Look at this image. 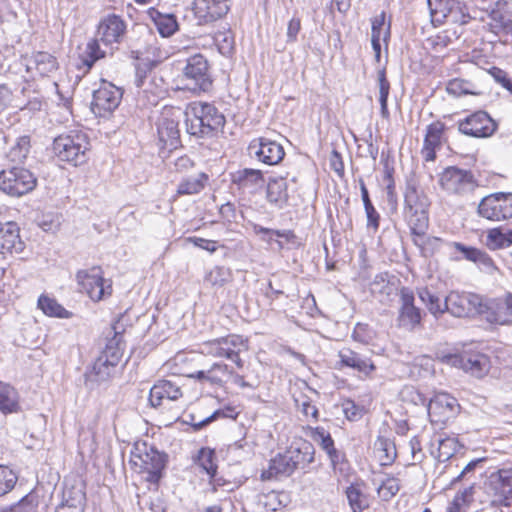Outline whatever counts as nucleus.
Masks as SVG:
<instances>
[{
	"label": "nucleus",
	"instance_id": "nucleus-23",
	"mask_svg": "<svg viewBox=\"0 0 512 512\" xmlns=\"http://www.w3.org/2000/svg\"><path fill=\"white\" fill-rule=\"evenodd\" d=\"M284 453L286 457H289L295 469L305 467L314 460V447L303 438H295Z\"/></svg>",
	"mask_w": 512,
	"mask_h": 512
},
{
	"label": "nucleus",
	"instance_id": "nucleus-62",
	"mask_svg": "<svg viewBox=\"0 0 512 512\" xmlns=\"http://www.w3.org/2000/svg\"><path fill=\"white\" fill-rule=\"evenodd\" d=\"M455 37V33L449 31H443L435 36H431L427 41L428 44L436 51L440 52L442 49L447 47L451 42L452 38Z\"/></svg>",
	"mask_w": 512,
	"mask_h": 512
},
{
	"label": "nucleus",
	"instance_id": "nucleus-15",
	"mask_svg": "<svg viewBox=\"0 0 512 512\" xmlns=\"http://www.w3.org/2000/svg\"><path fill=\"white\" fill-rule=\"evenodd\" d=\"M458 128L465 135L484 138L494 133L496 124L486 112L479 111L460 121Z\"/></svg>",
	"mask_w": 512,
	"mask_h": 512
},
{
	"label": "nucleus",
	"instance_id": "nucleus-22",
	"mask_svg": "<svg viewBox=\"0 0 512 512\" xmlns=\"http://www.w3.org/2000/svg\"><path fill=\"white\" fill-rule=\"evenodd\" d=\"M340 366L356 370L365 377H370L376 369L370 358L364 357L350 348H343L338 353Z\"/></svg>",
	"mask_w": 512,
	"mask_h": 512
},
{
	"label": "nucleus",
	"instance_id": "nucleus-30",
	"mask_svg": "<svg viewBox=\"0 0 512 512\" xmlns=\"http://www.w3.org/2000/svg\"><path fill=\"white\" fill-rule=\"evenodd\" d=\"M147 16L162 37H170L179 29L177 18L172 13H162L155 7H150Z\"/></svg>",
	"mask_w": 512,
	"mask_h": 512
},
{
	"label": "nucleus",
	"instance_id": "nucleus-64",
	"mask_svg": "<svg viewBox=\"0 0 512 512\" xmlns=\"http://www.w3.org/2000/svg\"><path fill=\"white\" fill-rule=\"evenodd\" d=\"M403 401L414 405H426V398L413 386H405L401 391Z\"/></svg>",
	"mask_w": 512,
	"mask_h": 512
},
{
	"label": "nucleus",
	"instance_id": "nucleus-18",
	"mask_svg": "<svg viewBox=\"0 0 512 512\" xmlns=\"http://www.w3.org/2000/svg\"><path fill=\"white\" fill-rule=\"evenodd\" d=\"M458 408L457 400L447 393L436 394L427 405V412L432 422L445 423L453 417Z\"/></svg>",
	"mask_w": 512,
	"mask_h": 512
},
{
	"label": "nucleus",
	"instance_id": "nucleus-56",
	"mask_svg": "<svg viewBox=\"0 0 512 512\" xmlns=\"http://www.w3.org/2000/svg\"><path fill=\"white\" fill-rule=\"evenodd\" d=\"M414 243L421 248L422 254L425 257L433 256L436 252H438L442 245L444 244L443 240L438 237H427L424 236L420 238H414Z\"/></svg>",
	"mask_w": 512,
	"mask_h": 512
},
{
	"label": "nucleus",
	"instance_id": "nucleus-6",
	"mask_svg": "<svg viewBox=\"0 0 512 512\" xmlns=\"http://www.w3.org/2000/svg\"><path fill=\"white\" fill-rule=\"evenodd\" d=\"M485 300L478 294L451 291L445 297L446 312L454 317L484 314Z\"/></svg>",
	"mask_w": 512,
	"mask_h": 512
},
{
	"label": "nucleus",
	"instance_id": "nucleus-11",
	"mask_svg": "<svg viewBox=\"0 0 512 512\" xmlns=\"http://www.w3.org/2000/svg\"><path fill=\"white\" fill-rule=\"evenodd\" d=\"M431 21L434 25L449 22L452 24H466L469 15L465 14L458 0H428Z\"/></svg>",
	"mask_w": 512,
	"mask_h": 512
},
{
	"label": "nucleus",
	"instance_id": "nucleus-1",
	"mask_svg": "<svg viewBox=\"0 0 512 512\" xmlns=\"http://www.w3.org/2000/svg\"><path fill=\"white\" fill-rule=\"evenodd\" d=\"M185 115L186 131L196 138L216 136L226 122L224 114L208 102H193Z\"/></svg>",
	"mask_w": 512,
	"mask_h": 512
},
{
	"label": "nucleus",
	"instance_id": "nucleus-50",
	"mask_svg": "<svg viewBox=\"0 0 512 512\" xmlns=\"http://www.w3.org/2000/svg\"><path fill=\"white\" fill-rule=\"evenodd\" d=\"M286 190L287 185L284 179H272L267 184V199L271 203H282L286 200L287 197Z\"/></svg>",
	"mask_w": 512,
	"mask_h": 512
},
{
	"label": "nucleus",
	"instance_id": "nucleus-47",
	"mask_svg": "<svg viewBox=\"0 0 512 512\" xmlns=\"http://www.w3.org/2000/svg\"><path fill=\"white\" fill-rule=\"evenodd\" d=\"M374 447L382 465H389L396 458V447L391 440L379 437L376 440Z\"/></svg>",
	"mask_w": 512,
	"mask_h": 512
},
{
	"label": "nucleus",
	"instance_id": "nucleus-51",
	"mask_svg": "<svg viewBox=\"0 0 512 512\" xmlns=\"http://www.w3.org/2000/svg\"><path fill=\"white\" fill-rule=\"evenodd\" d=\"M30 151V137L21 136L16 143L10 148L7 157L11 162L22 163Z\"/></svg>",
	"mask_w": 512,
	"mask_h": 512
},
{
	"label": "nucleus",
	"instance_id": "nucleus-32",
	"mask_svg": "<svg viewBox=\"0 0 512 512\" xmlns=\"http://www.w3.org/2000/svg\"><path fill=\"white\" fill-rule=\"evenodd\" d=\"M209 181L208 174L199 172L195 175L183 177L177 185V195H195L203 191Z\"/></svg>",
	"mask_w": 512,
	"mask_h": 512
},
{
	"label": "nucleus",
	"instance_id": "nucleus-26",
	"mask_svg": "<svg viewBox=\"0 0 512 512\" xmlns=\"http://www.w3.org/2000/svg\"><path fill=\"white\" fill-rule=\"evenodd\" d=\"M59 68L57 58L44 51L33 53L27 60L26 71L35 70L41 77H49Z\"/></svg>",
	"mask_w": 512,
	"mask_h": 512
},
{
	"label": "nucleus",
	"instance_id": "nucleus-13",
	"mask_svg": "<svg viewBox=\"0 0 512 512\" xmlns=\"http://www.w3.org/2000/svg\"><path fill=\"white\" fill-rule=\"evenodd\" d=\"M483 315L491 324L512 326V293L508 292L502 297L485 300Z\"/></svg>",
	"mask_w": 512,
	"mask_h": 512
},
{
	"label": "nucleus",
	"instance_id": "nucleus-61",
	"mask_svg": "<svg viewBox=\"0 0 512 512\" xmlns=\"http://www.w3.org/2000/svg\"><path fill=\"white\" fill-rule=\"evenodd\" d=\"M370 290L373 294L389 295L391 292V286L387 274H377L370 283Z\"/></svg>",
	"mask_w": 512,
	"mask_h": 512
},
{
	"label": "nucleus",
	"instance_id": "nucleus-17",
	"mask_svg": "<svg viewBox=\"0 0 512 512\" xmlns=\"http://www.w3.org/2000/svg\"><path fill=\"white\" fill-rule=\"evenodd\" d=\"M448 362L455 367L463 369L475 377H483L488 373L490 361L488 357L481 353H464L462 355H451L447 358Z\"/></svg>",
	"mask_w": 512,
	"mask_h": 512
},
{
	"label": "nucleus",
	"instance_id": "nucleus-31",
	"mask_svg": "<svg viewBox=\"0 0 512 512\" xmlns=\"http://www.w3.org/2000/svg\"><path fill=\"white\" fill-rule=\"evenodd\" d=\"M390 37V24L385 22V13L376 15L372 20L371 43L377 61L380 59L381 43Z\"/></svg>",
	"mask_w": 512,
	"mask_h": 512
},
{
	"label": "nucleus",
	"instance_id": "nucleus-16",
	"mask_svg": "<svg viewBox=\"0 0 512 512\" xmlns=\"http://www.w3.org/2000/svg\"><path fill=\"white\" fill-rule=\"evenodd\" d=\"M127 30L125 20L116 14H108L101 18L98 24L100 41L105 45L119 44Z\"/></svg>",
	"mask_w": 512,
	"mask_h": 512
},
{
	"label": "nucleus",
	"instance_id": "nucleus-20",
	"mask_svg": "<svg viewBox=\"0 0 512 512\" xmlns=\"http://www.w3.org/2000/svg\"><path fill=\"white\" fill-rule=\"evenodd\" d=\"M116 366H110L107 359L97 358L92 367L84 374V384L89 391L98 389L100 386L108 383Z\"/></svg>",
	"mask_w": 512,
	"mask_h": 512
},
{
	"label": "nucleus",
	"instance_id": "nucleus-49",
	"mask_svg": "<svg viewBox=\"0 0 512 512\" xmlns=\"http://www.w3.org/2000/svg\"><path fill=\"white\" fill-rule=\"evenodd\" d=\"M233 374V370L222 362H215L209 368L208 383L214 386H223Z\"/></svg>",
	"mask_w": 512,
	"mask_h": 512
},
{
	"label": "nucleus",
	"instance_id": "nucleus-2",
	"mask_svg": "<svg viewBox=\"0 0 512 512\" xmlns=\"http://www.w3.org/2000/svg\"><path fill=\"white\" fill-rule=\"evenodd\" d=\"M52 149L59 161L77 167L85 164L89 159V137L82 130H70L54 139Z\"/></svg>",
	"mask_w": 512,
	"mask_h": 512
},
{
	"label": "nucleus",
	"instance_id": "nucleus-55",
	"mask_svg": "<svg viewBox=\"0 0 512 512\" xmlns=\"http://www.w3.org/2000/svg\"><path fill=\"white\" fill-rule=\"evenodd\" d=\"M414 238L424 236L428 228V211L407 214Z\"/></svg>",
	"mask_w": 512,
	"mask_h": 512
},
{
	"label": "nucleus",
	"instance_id": "nucleus-39",
	"mask_svg": "<svg viewBox=\"0 0 512 512\" xmlns=\"http://www.w3.org/2000/svg\"><path fill=\"white\" fill-rule=\"evenodd\" d=\"M346 497L353 512H361L369 507L368 496L361 484H351L347 487Z\"/></svg>",
	"mask_w": 512,
	"mask_h": 512
},
{
	"label": "nucleus",
	"instance_id": "nucleus-58",
	"mask_svg": "<svg viewBox=\"0 0 512 512\" xmlns=\"http://www.w3.org/2000/svg\"><path fill=\"white\" fill-rule=\"evenodd\" d=\"M484 244L491 250L508 247L505 232L499 228L488 230Z\"/></svg>",
	"mask_w": 512,
	"mask_h": 512
},
{
	"label": "nucleus",
	"instance_id": "nucleus-5",
	"mask_svg": "<svg viewBox=\"0 0 512 512\" xmlns=\"http://www.w3.org/2000/svg\"><path fill=\"white\" fill-rule=\"evenodd\" d=\"M37 185V178L27 168L13 166L0 172V190L12 197H21Z\"/></svg>",
	"mask_w": 512,
	"mask_h": 512
},
{
	"label": "nucleus",
	"instance_id": "nucleus-25",
	"mask_svg": "<svg viewBox=\"0 0 512 512\" xmlns=\"http://www.w3.org/2000/svg\"><path fill=\"white\" fill-rule=\"evenodd\" d=\"M246 350V342L239 335H229L220 338V346L218 356L219 358H226L234 362L238 368L243 367V361L240 358V353Z\"/></svg>",
	"mask_w": 512,
	"mask_h": 512
},
{
	"label": "nucleus",
	"instance_id": "nucleus-28",
	"mask_svg": "<svg viewBox=\"0 0 512 512\" xmlns=\"http://www.w3.org/2000/svg\"><path fill=\"white\" fill-rule=\"evenodd\" d=\"M182 396L180 387L169 380H160L150 389L149 402L152 407H158L164 399L175 401Z\"/></svg>",
	"mask_w": 512,
	"mask_h": 512
},
{
	"label": "nucleus",
	"instance_id": "nucleus-21",
	"mask_svg": "<svg viewBox=\"0 0 512 512\" xmlns=\"http://www.w3.org/2000/svg\"><path fill=\"white\" fill-rule=\"evenodd\" d=\"M24 242L19 235V227L14 222H0V253H21L24 250Z\"/></svg>",
	"mask_w": 512,
	"mask_h": 512
},
{
	"label": "nucleus",
	"instance_id": "nucleus-46",
	"mask_svg": "<svg viewBox=\"0 0 512 512\" xmlns=\"http://www.w3.org/2000/svg\"><path fill=\"white\" fill-rule=\"evenodd\" d=\"M419 298L426 305L427 309L431 314L435 317H439L446 312L445 308V300L441 301V299L433 294L427 288H422L418 291Z\"/></svg>",
	"mask_w": 512,
	"mask_h": 512
},
{
	"label": "nucleus",
	"instance_id": "nucleus-59",
	"mask_svg": "<svg viewBox=\"0 0 512 512\" xmlns=\"http://www.w3.org/2000/svg\"><path fill=\"white\" fill-rule=\"evenodd\" d=\"M400 489L399 479L387 477L378 488V495L385 501L394 497Z\"/></svg>",
	"mask_w": 512,
	"mask_h": 512
},
{
	"label": "nucleus",
	"instance_id": "nucleus-48",
	"mask_svg": "<svg viewBox=\"0 0 512 512\" xmlns=\"http://www.w3.org/2000/svg\"><path fill=\"white\" fill-rule=\"evenodd\" d=\"M450 95L460 97L463 95H480L481 91L477 85L464 79H452L448 82L446 87Z\"/></svg>",
	"mask_w": 512,
	"mask_h": 512
},
{
	"label": "nucleus",
	"instance_id": "nucleus-63",
	"mask_svg": "<svg viewBox=\"0 0 512 512\" xmlns=\"http://www.w3.org/2000/svg\"><path fill=\"white\" fill-rule=\"evenodd\" d=\"M20 0H0V21L16 18Z\"/></svg>",
	"mask_w": 512,
	"mask_h": 512
},
{
	"label": "nucleus",
	"instance_id": "nucleus-12",
	"mask_svg": "<svg viewBox=\"0 0 512 512\" xmlns=\"http://www.w3.org/2000/svg\"><path fill=\"white\" fill-rule=\"evenodd\" d=\"M122 96L123 92L119 87L104 81L101 86L93 92L91 110L96 116L106 117L119 106Z\"/></svg>",
	"mask_w": 512,
	"mask_h": 512
},
{
	"label": "nucleus",
	"instance_id": "nucleus-29",
	"mask_svg": "<svg viewBox=\"0 0 512 512\" xmlns=\"http://www.w3.org/2000/svg\"><path fill=\"white\" fill-rule=\"evenodd\" d=\"M444 131V124L441 122L431 123L426 130L424 145L421 150L422 158L425 161H434L436 149L440 147L441 137Z\"/></svg>",
	"mask_w": 512,
	"mask_h": 512
},
{
	"label": "nucleus",
	"instance_id": "nucleus-42",
	"mask_svg": "<svg viewBox=\"0 0 512 512\" xmlns=\"http://www.w3.org/2000/svg\"><path fill=\"white\" fill-rule=\"evenodd\" d=\"M231 280V270L224 266H215L204 277V283L213 288H221Z\"/></svg>",
	"mask_w": 512,
	"mask_h": 512
},
{
	"label": "nucleus",
	"instance_id": "nucleus-45",
	"mask_svg": "<svg viewBox=\"0 0 512 512\" xmlns=\"http://www.w3.org/2000/svg\"><path fill=\"white\" fill-rule=\"evenodd\" d=\"M38 506L39 496L35 492H30L17 503L2 508L0 512H37Z\"/></svg>",
	"mask_w": 512,
	"mask_h": 512
},
{
	"label": "nucleus",
	"instance_id": "nucleus-38",
	"mask_svg": "<svg viewBox=\"0 0 512 512\" xmlns=\"http://www.w3.org/2000/svg\"><path fill=\"white\" fill-rule=\"evenodd\" d=\"M105 52L101 50L97 39H91L87 42L84 50L79 54V68L85 67L90 70L96 61L103 58Z\"/></svg>",
	"mask_w": 512,
	"mask_h": 512
},
{
	"label": "nucleus",
	"instance_id": "nucleus-53",
	"mask_svg": "<svg viewBox=\"0 0 512 512\" xmlns=\"http://www.w3.org/2000/svg\"><path fill=\"white\" fill-rule=\"evenodd\" d=\"M378 88H379V102L381 106V115L383 118L389 117L388 111V95L390 91V83L386 79V73L384 69L378 71Z\"/></svg>",
	"mask_w": 512,
	"mask_h": 512
},
{
	"label": "nucleus",
	"instance_id": "nucleus-57",
	"mask_svg": "<svg viewBox=\"0 0 512 512\" xmlns=\"http://www.w3.org/2000/svg\"><path fill=\"white\" fill-rule=\"evenodd\" d=\"M18 480L15 472L7 466L0 465V497L9 493Z\"/></svg>",
	"mask_w": 512,
	"mask_h": 512
},
{
	"label": "nucleus",
	"instance_id": "nucleus-7",
	"mask_svg": "<svg viewBox=\"0 0 512 512\" xmlns=\"http://www.w3.org/2000/svg\"><path fill=\"white\" fill-rule=\"evenodd\" d=\"M76 281L81 292L86 293L94 302L101 301L112 294V285L103 277V271L99 266L79 270L76 273Z\"/></svg>",
	"mask_w": 512,
	"mask_h": 512
},
{
	"label": "nucleus",
	"instance_id": "nucleus-43",
	"mask_svg": "<svg viewBox=\"0 0 512 512\" xmlns=\"http://www.w3.org/2000/svg\"><path fill=\"white\" fill-rule=\"evenodd\" d=\"M37 306L42 312L50 317L68 318L69 312L59 304L54 298L41 295L38 298Z\"/></svg>",
	"mask_w": 512,
	"mask_h": 512
},
{
	"label": "nucleus",
	"instance_id": "nucleus-41",
	"mask_svg": "<svg viewBox=\"0 0 512 512\" xmlns=\"http://www.w3.org/2000/svg\"><path fill=\"white\" fill-rule=\"evenodd\" d=\"M227 412H232V410L230 408L227 410L218 409L211 415L200 420H198L194 414L190 413L185 416L183 422L185 424L191 425L193 431L197 432L220 418L233 417L232 415L227 414Z\"/></svg>",
	"mask_w": 512,
	"mask_h": 512
},
{
	"label": "nucleus",
	"instance_id": "nucleus-24",
	"mask_svg": "<svg viewBox=\"0 0 512 512\" xmlns=\"http://www.w3.org/2000/svg\"><path fill=\"white\" fill-rule=\"evenodd\" d=\"M179 122L172 118L163 117L157 124V133L162 148L174 150L180 146Z\"/></svg>",
	"mask_w": 512,
	"mask_h": 512
},
{
	"label": "nucleus",
	"instance_id": "nucleus-37",
	"mask_svg": "<svg viewBox=\"0 0 512 512\" xmlns=\"http://www.w3.org/2000/svg\"><path fill=\"white\" fill-rule=\"evenodd\" d=\"M193 463L196 464L202 472L208 477H214L217 471V457L214 449L209 447H201L192 457Z\"/></svg>",
	"mask_w": 512,
	"mask_h": 512
},
{
	"label": "nucleus",
	"instance_id": "nucleus-3",
	"mask_svg": "<svg viewBox=\"0 0 512 512\" xmlns=\"http://www.w3.org/2000/svg\"><path fill=\"white\" fill-rule=\"evenodd\" d=\"M168 461L167 454L160 452L154 446L146 442L134 444L130 453V463L133 468L142 474H146V481L157 484L163 477V472Z\"/></svg>",
	"mask_w": 512,
	"mask_h": 512
},
{
	"label": "nucleus",
	"instance_id": "nucleus-27",
	"mask_svg": "<svg viewBox=\"0 0 512 512\" xmlns=\"http://www.w3.org/2000/svg\"><path fill=\"white\" fill-rule=\"evenodd\" d=\"M59 504L77 512H84L86 507V493L84 485L80 482L71 485L65 483Z\"/></svg>",
	"mask_w": 512,
	"mask_h": 512
},
{
	"label": "nucleus",
	"instance_id": "nucleus-14",
	"mask_svg": "<svg viewBox=\"0 0 512 512\" xmlns=\"http://www.w3.org/2000/svg\"><path fill=\"white\" fill-rule=\"evenodd\" d=\"M200 25L213 23L224 17L230 10L229 0H195L192 7Z\"/></svg>",
	"mask_w": 512,
	"mask_h": 512
},
{
	"label": "nucleus",
	"instance_id": "nucleus-19",
	"mask_svg": "<svg viewBox=\"0 0 512 512\" xmlns=\"http://www.w3.org/2000/svg\"><path fill=\"white\" fill-rule=\"evenodd\" d=\"M401 306L398 315L399 326L407 330H415L421 324V310L414 305L413 293L403 288L401 290Z\"/></svg>",
	"mask_w": 512,
	"mask_h": 512
},
{
	"label": "nucleus",
	"instance_id": "nucleus-34",
	"mask_svg": "<svg viewBox=\"0 0 512 512\" xmlns=\"http://www.w3.org/2000/svg\"><path fill=\"white\" fill-rule=\"evenodd\" d=\"M284 157L283 147L275 142L260 139L258 149V160L267 165L278 164Z\"/></svg>",
	"mask_w": 512,
	"mask_h": 512
},
{
	"label": "nucleus",
	"instance_id": "nucleus-33",
	"mask_svg": "<svg viewBox=\"0 0 512 512\" xmlns=\"http://www.w3.org/2000/svg\"><path fill=\"white\" fill-rule=\"evenodd\" d=\"M295 470L286 454H278L269 461L267 469H264L261 478L263 480H270L279 475H290Z\"/></svg>",
	"mask_w": 512,
	"mask_h": 512
},
{
	"label": "nucleus",
	"instance_id": "nucleus-10",
	"mask_svg": "<svg viewBox=\"0 0 512 512\" xmlns=\"http://www.w3.org/2000/svg\"><path fill=\"white\" fill-rule=\"evenodd\" d=\"M485 493L493 504L503 505L511 502L512 468L500 469L488 475L484 483Z\"/></svg>",
	"mask_w": 512,
	"mask_h": 512
},
{
	"label": "nucleus",
	"instance_id": "nucleus-8",
	"mask_svg": "<svg viewBox=\"0 0 512 512\" xmlns=\"http://www.w3.org/2000/svg\"><path fill=\"white\" fill-rule=\"evenodd\" d=\"M441 188L451 195L465 196L477 187L473 174L457 167L446 168L439 176Z\"/></svg>",
	"mask_w": 512,
	"mask_h": 512
},
{
	"label": "nucleus",
	"instance_id": "nucleus-40",
	"mask_svg": "<svg viewBox=\"0 0 512 512\" xmlns=\"http://www.w3.org/2000/svg\"><path fill=\"white\" fill-rule=\"evenodd\" d=\"M18 407L17 391L9 384L0 382V411L4 414L13 413Z\"/></svg>",
	"mask_w": 512,
	"mask_h": 512
},
{
	"label": "nucleus",
	"instance_id": "nucleus-44",
	"mask_svg": "<svg viewBox=\"0 0 512 512\" xmlns=\"http://www.w3.org/2000/svg\"><path fill=\"white\" fill-rule=\"evenodd\" d=\"M232 183L237 185L239 190H249L250 193L254 192V185L256 183V169L245 168L238 170L231 174Z\"/></svg>",
	"mask_w": 512,
	"mask_h": 512
},
{
	"label": "nucleus",
	"instance_id": "nucleus-35",
	"mask_svg": "<svg viewBox=\"0 0 512 512\" xmlns=\"http://www.w3.org/2000/svg\"><path fill=\"white\" fill-rule=\"evenodd\" d=\"M429 200L427 196L415 186L408 185L405 191L406 213H419L428 211Z\"/></svg>",
	"mask_w": 512,
	"mask_h": 512
},
{
	"label": "nucleus",
	"instance_id": "nucleus-36",
	"mask_svg": "<svg viewBox=\"0 0 512 512\" xmlns=\"http://www.w3.org/2000/svg\"><path fill=\"white\" fill-rule=\"evenodd\" d=\"M114 336L106 343L104 350L98 356L100 359H107L110 366H117L123 356L122 334L113 326Z\"/></svg>",
	"mask_w": 512,
	"mask_h": 512
},
{
	"label": "nucleus",
	"instance_id": "nucleus-54",
	"mask_svg": "<svg viewBox=\"0 0 512 512\" xmlns=\"http://www.w3.org/2000/svg\"><path fill=\"white\" fill-rule=\"evenodd\" d=\"M490 18L493 22V27L501 29L511 18L507 10V2L505 0H499L495 4L490 12Z\"/></svg>",
	"mask_w": 512,
	"mask_h": 512
},
{
	"label": "nucleus",
	"instance_id": "nucleus-4",
	"mask_svg": "<svg viewBox=\"0 0 512 512\" xmlns=\"http://www.w3.org/2000/svg\"><path fill=\"white\" fill-rule=\"evenodd\" d=\"M183 89L206 92L212 86L209 64L202 54H194L186 60L182 69Z\"/></svg>",
	"mask_w": 512,
	"mask_h": 512
},
{
	"label": "nucleus",
	"instance_id": "nucleus-9",
	"mask_svg": "<svg viewBox=\"0 0 512 512\" xmlns=\"http://www.w3.org/2000/svg\"><path fill=\"white\" fill-rule=\"evenodd\" d=\"M477 211L479 216L491 221L512 218V193L498 192L485 196Z\"/></svg>",
	"mask_w": 512,
	"mask_h": 512
},
{
	"label": "nucleus",
	"instance_id": "nucleus-60",
	"mask_svg": "<svg viewBox=\"0 0 512 512\" xmlns=\"http://www.w3.org/2000/svg\"><path fill=\"white\" fill-rule=\"evenodd\" d=\"M472 500V488H466L457 493L447 508V512H462Z\"/></svg>",
	"mask_w": 512,
	"mask_h": 512
},
{
	"label": "nucleus",
	"instance_id": "nucleus-52",
	"mask_svg": "<svg viewBox=\"0 0 512 512\" xmlns=\"http://www.w3.org/2000/svg\"><path fill=\"white\" fill-rule=\"evenodd\" d=\"M437 458L441 462L449 460L460 448V444L455 437L439 438Z\"/></svg>",
	"mask_w": 512,
	"mask_h": 512
}]
</instances>
